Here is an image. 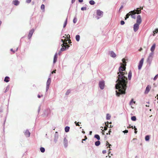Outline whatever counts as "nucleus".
Masks as SVG:
<instances>
[{
    "mask_svg": "<svg viewBox=\"0 0 158 158\" xmlns=\"http://www.w3.org/2000/svg\"><path fill=\"white\" fill-rule=\"evenodd\" d=\"M134 15V14H131V17H132V18H133L135 19V15Z\"/></svg>",
    "mask_w": 158,
    "mask_h": 158,
    "instance_id": "obj_42",
    "label": "nucleus"
},
{
    "mask_svg": "<svg viewBox=\"0 0 158 158\" xmlns=\"http://www.w3.org/2000/svg\"><path fill=\"white\" fill-rule=\"evenodd\" d=\"M157 96L158 97V94L157 95ZM157 99H158V97L157 98Z\"/></svg>",
    "mask_w": 158,
    "mask_h": 158,
    "instance_id": "obj_62",
    "label": "nucleus"
},
{
    "mask_svg": "<svg viewBox=\"0 0 158 158\" xmlns=\"http://www.w3.org/2000/svg\"><path fill=\"white\" fill-rule=\"evenodd\" d=\"M123 63H121V65L119 68V72H118V78L116 82L115 88L118 90V92L116 91V95L119 96L120 94H124L127 88V73L126 71V62L125 59H122Z\"/></svg>",
    "mask_w": 158,
    "mask_h": 158,
    "instance_id": "obj_1",
    "label": "nucleus"
},
{
    "mask_svg": "<svg viewBox=\"0 0 158 158\" xmlns=\"http://www.w3.org/2000/svg\"><path fill=\"white\" fill-rule=\"evenodd\" d=\"M132 76V73L131 71H130L128 73V79L129 80H130L131 79Z\"/></svg>",
    "mask_w": 158,
    "mask_h": 158,
    "instance_id": "obj_14",
    "label": "nucleus"
},
{
    "mask_svg": "<svg viewBox=\"0 0 158 158\" xmlns=\"http://www.w3.org/2000/svg\"><path fill=\"white\" fill-rule=\"evenodd\" d=\"M142 22L141 17L140 15H138L137 17L136 23L140 24Z\"/></svg>",
    "mask_w": 158,
    "mask_h": 158,
    "instance_id": "obj_5",
    "label": "nucleus"
},
{
    "mask_svg": "<svg viewBox=\"0 0 158 158\" xmlns=\"http://www.w3.org/2000/svg\"><path fill=\"white\" fill-rule=\"evenodd\" d=\"M94 137L96 138L98 140H99L100 139V137L98 135H94Z\"/></svg>",
    "mask_w": 158,
    "mask_h": 158,
    "instance_id": "obj_27",
    "label": "nucleus"
},
{
    "mask_svg": "<svg viewBox=\"0 0 158 158\" xmlns=\"http://www.w3.org/2000/svg\"><path fill=\"white\" fill-rule=\"evenodd\" d=\"M25 136L27 137H29L30 135V133L27 130H26L24 132Z\"/></svg>",
    "mask_w": 158,
    "mask_h": 158,
    "instance_id": "obj_12",
    "label": "nucleus"
},
{
    "mask_svg": "<svg viewBox=\"0 0 158 158\" xmlns=\"http://www.w3.org/2000/svg\"><path fill=\"white\" fill-rule=\"evenodd\" d=\"M89 3L91 5H94L95 4V2L93 0H90L89 2Z\"/></svg>",
    "mask_w": 158,
    "mask_h": 158,
    "instance_id": "obj_24",
    "label": "nucleus"
},
{
    "mask_svg": "<svg viewBox=\"0 0 158 158\" xmlns=\"http://www.w3.org/2000/svg\"><path fill=\"white\" fill-rule=\"evenodd\" d=\"M134 130H135V134H136V133H137V131H136L137 129H136V128L135 127V126H134Z\"/></svg>",
    "mask_w": 158,
    "mask_h": 158,
    "instance_id": "obj_41",
    "label": "nucleus"
},
{
    "mask_svg": "<svg viewBox=\"0 0 158 158\" xmlns=\"http://www.w3.org/2000/svg\"><path fill=\"white\" fill-rule=\"evenodd\" d=\"M140 8H141V9L142 10L143 9V7H142V8H141V7H140Z\"/></svg>",
    "mask_w": 158,
    "mask_h": 158,
    "instance_id": "obj_60",
    "label": "nucleus"
},
{
    "mask_svg": "<svg viewBox=\"0 0 158 158\" xmlns=\"http://www.w3.org/2000/svg\"><path fill=\"white\" fill-rule=\"evenodd\" d=\"M123 132L124 133H127L128 132V130H125L123 131Z\"/></svg>",
    "mask_w": 158,
    "mask_h": 158,
    "instance_id": "obj_44",
    "label": "nucleus"
},
{
    "mask_svg": "<svg viewBox=\"0 0 158 158\" xmlns=\"http://www.w3.org/2000/svg\"><path fill=\"white\" fill-rule=\"evenodd\" d=\"M135 14L136 12L135 10L131 11L126 15V17H125V19L126 20L129 17L131 14Z\"/></svg>",
    "mask_w": 158,
    "mask_h": 158,
    "instance_id": "obj_3",
    "label": "nucleus"
},
{
    "mask_svg": "<svg viewBox=\"0 0 158 158\" xmlns=\"http://www.w3.org/2000/svg\"><path fill=\"white\" fill-rule=\"evenodd\" d=\"M103 154H105L106 153V150H103L102 152Z\"/></svg>",
    "mask_w": 158,
    "mask_h": 158,
    "instance_id": "obj_43",
    "label": "nucleus"
},
{
    "mask_svg": "<svg viewBox=\"0 0 158 158\" xmlns=\"http://www.w3.org/2000/svg\"><path fill=\"white\" fill-rule=\"evenodd\" d=\"M111 132V131H110V130H109V133H108V134H109V135H110V133Z\"/></svg>",
    "mask_w": 158,
    "mask_h": 158,
    "instance_id": "obj_54",
    "label": "nucleus"
},
{
    "mask_svg": "<svg viewBox=\"0 0 158 158\" xmlns=\"http://www.w3.org/2000/svg\"><path fill=\"white\" fill-rule=\"evenodd\" d=\"M40 150L42 152H45V150L44 148L43 147H41L40 148Z\"/></svg>",
    "mask_w": 158,
    "mask_h": 158,
    "instance_id": "obj_29",
    "label": "nucleus"
},
{
    "mask_svg": "<svg viewBox=\"0 0 158 158\" xmlns=\"http://www.w3.org/2000/svg\"><path fill=\"white\" fill-rule=\"evenodd\" d=\"M75 123L76 124V125L77 126H80V125H79V122L77 123V122L76 121H75Z\"/></svg>",
    "mask_w": 158,
    "mask_h": 158,
    "instance_id": "obj_39",
    "label": "nucleus"
},
{
    "mask_svg": "<svg viewBox=\"0 0 158 158\" xmlns=\"http://www.w3.org/2000/svg\"><path fill=\"white\" fill-rule=\"evenodd\" d=\"M19 3V1L17 0H14L13 1V3L15 6L18 5Z\"/></svg>",
    "mask_w": 158,
    "mask_h": 158,
    "instance_id": "obj_13",
    "label": "nucleus"
},
{
    "mask_svg": "<svg viewBox=\"0 0 158 158\" xmlns=\"http://www.w3.org/2000/svg\"><path fill=\"white\" fill-rule=\"evenodd\" d=\"M156 47V44H154L151 48V51L153 52L154 51Z\"/></svg>",
    "mask_w": 158,
    "mask_h": 158,
    "instance_id": "obj_15",
    "label": "nucleus"
},
{
    "mask_svg": "<svg viewBox=\"0 0 158 158\" xmlns=\"http://www.w3.org/2000/svg\"><path fill=\"white\" fill-rule=\"evenodd\" d=\"M1 21H0V24H1Z\"/></svg>",
    "mask_w": 158,
    "mask_h": 158,
    "instance_id": "obj_64",
    "label": "nucleus"
},
{
    "mask_svg": "<svg viewBox=\"0 0 158 158\" xmlns=\"http://www.w3.org/2000/svg\"><path fill=\"white\" fill-rule=\"evenodd\" d=\"M64 142H66L67 141V140L66 138H65L64 139Z\"/></svg>",
    "mask_w": 158,
    "mask_h": 158,
    "instance_id": "obj_45",
    "label": "nucleus"
},
{
    "mask_svg": "<svg viewBox=\"0 0 158 158\" xmlns=\"http://www.w3.org/2000/svg\"><path fill=\"white\" fill-rule=\"evenodd\" d=\"M149 138H150V137H149V136H148V135H147L145 137V139L146 141L149 140Z\"/></svg>",
    "mask_w": 158,
    "mask_h": 158,
    "instance_id": "obj_30",
    "label": "nucleus"
},
{
    "mask_svg": "<svg viewBox=\"0 0 158 158\" xmlns=\"http://www.w3.org/2000/svg\"><path fill=\"white\" fill-rule=\"evenodd\" d=\"M31 2V0H27L26 2L27 3H30Z\"/></svg>",
    "mask_w": 158,
    "mask_h": 158,
    "instance_id": "obj_40",
    "label": "nucleus"
},
{
    "mask_svg": "<svg viewBox=\"0 0 158 158\" xmlns=\"http://www.w3.org/2000/svg\"><path fill=\"white\" fill-rule=\"evenodd\" d=\"M10 50H11V51L13 52V53H14L15 52V51H13V49H10Z\"/></svg>",
    "mask_w": 158,
    "mask_h": 158,
    "instance_id": "obj_53",
    "label": "nucleus"
},
{
    "mask_svg": "<svg viewBox=\"0 0 158 158\" xmlns=\"http://www.w3.org/2000/svg\"><path fill=\"white\" fill-rule=\"evenodd\" d=\"M158 32V29H156L154 31H153V35H154L155 33H156Z\"/></svg>",
    "mask_w": 158,
    "mask_h": 158,
    "instance_id": "obj_31",
    "label": "nucleus"
},
{
    "mask_svg": "<svg viewBox=\"0 0 158 158\" xmlns=\"http://www.w3.org/2000/svg\"><path fill=\"white\" fill-rule=\"evenodd\" d=\"M75 0H72V3H73L75 1Z\"/></svg>",
    "mask_w": 158,
    "mask_h": 158,
    "instance_id": "obj_51",
    "label": "nucleus"
},
{
    "mask_svg": "<svg viewBox=\"0 0 158 158\" xmlns=\"http://www.w3.org/2000/svg\"><path fill=\"white\" fill-rule=\"evenodd\" d=\"M140 8H141V9L142 10L143 9V7H142V8H141V7H140Z\"/></svg>",
    "mask_w": 158,
    "mask_h": 158,
    "instance_id": "obj_59",
    "label": "nucleus"
},
{
    "mask_svg": "<svg viewBox=\"0 0 158 158\" xmlns=\"http://www.w3.org/2000/svg\"><path fill=\"white\" fill-rule=\"evenodd\" d=\"M128 128H132V129L134 128V127L133 126H131V125H130L129 126L127 127Z\"/></svg>",
    "mask_w": 158,
    "mask_h": 158,
    "instance_id": "obj_38",
    "label": "nucleus"
},
{
    "mask_svg": "<svg viewBox=\"0 0 158 158\" xmlns=\"http://www.w3.org/2000/svg\"><path fill=\"white\" fill-rule=\"evenodd\" d=\"M158 77V74H157V75H156L155 77H154V79H153V80H154V81H155L156 79Z\"/></svg>",
    "mask_w": 158,
    "mask_h": 158,
    "instance_id": "obj_34",
    "label": "nucleus"
},
{
    "mask_svg": "<svg viewBox=\"0 0 158 158\" xmlns=\"http://www.w3.org/2000/svg\"><path fill=\"white\" fill-rule=\"evenodd\" d=\"M80 36L79 35H77L76 36V40L78 41L80 40Z\"/></svg>",
    "mask_w": 158,
    "mask_h": 158,
    "instance_id": "obj_21",
    "label": "nucleus"
},
{
    "mask_svg": "<svg viewBox=\"0 0 158 158\" xmlns=\"http://www.w3.org/2000/svg\"><path fill=\"white\" fill-rule=\"evenodd\" d=\"M110 56L113 57H115L116 56L115 54L113 51H111L110 52Z\"/></svg>",
    "mask_w": 158,
    "mask_h": 158,
    "instance_id": "obj_17",
    "label": "nucleus"
},
{
    "mask_svg": "<svg viewBox=\"0 0 158 158\" xmlns=\"http://www.w3.org/2000/svg\"><path fill=\"white\" fill-rule=\"evenodd\" d=\"M97 14L98 16L102 17L103 15V12L101 11L100 10H97Z\"/></svg>",
    "mask_w": 158,
    "mask_h": 158,
    "instance_id": "obj_10",
    "label": "nucleus"
},
{
    "mask_svg": "<svg viewBox=\"0 0 158 158\" xmlns=\"http://www.w3.org/2000/svg\"><path fill=\"white\" fill-rule=\"evenodd\" d=\"M100 141H96L95 142V145L96 146H99L100 144Z\"/></svg>",
    "mask_w": 158,
    "mask_h": 158,
    "instance_id": "obj_23",
    "label": "nucleus"
},
{
    "mask_svg": "<svg viewBox=\"0 0 158 158\" xmlns=\"http://www.w3.org/2000/svg\"><path fill=\"white\" fill-rule=\"evenodd\" d=\"M142 48H140V49H139V51H141L142 50Z\"/></svg>",
    "mask_w": 158,
    "mask_h": 158,
    "instance_id": "obj_52",
    "label": "nucleus"
},
{
    "mask_svg": "<svg viewBox=\"0 0 158 158\" xmlns=\"http://www.w3.org/2000/svg\"><path fill=\"white\" fill-rule=\"evenodd\" d=\"M70 93V91H69V90H68V91H67L66 93V94H69Z\"/></svg>",
    "mask_w": 158,
    "mask_h": 158,
    "instance_id": "obj_48",
    "label": "nucleus"
},
{
    "mask_svg": "<svg viewBox=\"0 0 158 158\" xmlns=\"http://www.w3.org/2000/svg\"><path fill=\"white\" fill-rule=\"evenodd\" d=\"M143 61L144 59L143 58H142L141 59V60L140 61L138 65V69H141V68L143 64Z\"/></svg>",
    "mask_w": 158,
    "mask_h": 158,
    "instance_id": "obj_7",
    "label": "nucleus"
},
{
    "mask_svg": "<svg viewBox=\"0 0 158 158\" xmlns=\"http://www.w3.org/2000/svg\"><path fill=\"white\" fill-rule=\"evenodd\" d=\"M131 119L133 121H135L136 120V118L135 116H132L131 117Z\"/></svg>",
    "mask_w": 158,
    "mask_h": 158,
    "instance_id": "obj_28",
    "label": "nucleus"
},
{
    "mask_svg": "<svg viewBox=\"0 0 158 158\" xmlns=\"http://www.w3.org/2000/svg\"><path fill=\"white\" fill-rule=\"evenodd\" d=\"M85 9H86V8H85V7H83L81 8V10H85Z\"/></svg>",
    "mask_w": 158,
    "mask_h": 158,
    "instance_id": "obj_46",
    "label": "nucleus"
},
{
    "mask_svg": "<svg viewBox=\"0 0 158 158\" xmlns=\"http://www.w3.org/2000/svg\"><path fill=\"white\" fill-rule=\"evenodd\" d=\"M139 24L138 23H135L134 25V30L135 32H136L138 30L139 28Z\"/></svg>",
    "mask_w": 158,
    "mask_h": 158,
    "instance_id": "obj_8",
    "label": "nucleus"
},
{
    "mask_svg": "<svg viewBox=\"0 0 158 158\" xmlns=\"http://www.w3.org/2000/svg\"><path fill=\"white\" fill-rule=\"evenodd\" d=\"M105 86V82L104 81H100L99 82V86L100 89H104Z\"/></svg>",
    "mask_w": 158,
    "mask_h": 158,
    "instance_id": "obj_4",
    "label": "nucleus"
},
{
    "mask_svg": "<svg viewBox=\"0 0 158 158\" xmlns=\"http://www.w3.org/2000/svg\"><path fill=\"white\" fill-rule=\"evenodd\" d=\"M121 24L123 25L125 23L122 20L120 22Z\"/></svg>",
    "mask_w": 158,
    "mask_h": 158,
    "instance_id": "obj_35",
    "label": "nucleus"
},
{
    "mask_svg": "<svg viewBox=\"0 0 158 158\" xmlns=\"http://www.w3.org/2000/svg\"><path fill=\"white\" fill-rule=\"evenodd\" d=\"M108 122H107V124H106V123H105V125H106V126H105V127H107V126H108Z\"/></svg>",
    "mask_w": 158,
    "mask_h": 158,
    "instance_id": "obj_50",
    "label": "nucleus"
},
{
    "mask_svg": "<svg viewBox=\"0 0 158 158\" xmlns=\"http://www.w3.org/2000/svg\"><path fill=\"white\" fill-rule=\"evenodd\" d=\"M57 53H56L55 55L54 56V58L53 63H55L56 62V61L57 60Z\"/></svg>",
    "mask_w": 158,
    "mask_h": 158,
    "instance_id": "obj_16",
    "label": "nucleus"
},
{
    "mask_svg": "<svg viewBox=\"0 0 158 158\" xmlns=\"http://www.w3.org/2000/svg\"><path fill=\"white\" fill-rule=\"evenodd\" d=\"M69 43H71V40H69Z\"/></svg>",
    "mask_w": 158,
    "mask_h": 158,
    "instance_id": "obj_55",
    "label": "nucleus"
},
{
    "mask_svg": "<svg viewBox=\"0 0 158 158\" xmlns=\"http://www.w3.org/2000/svg\"><path fill=\"white\" fill-rule=\"evenodd\" d=\"M67 40L66 39L64 40H63V39L61 40V41L63 43V44L61 45L62 47L60 49L61 51H64L67 48H68L69 47V46L67 42Z\"/></svg>",
    "mask_w": 158,
    "mask_h": 158,
    "instance_id": "obj_2",
    "label": "nucleus"
},
{
    "mask_svg": "<svg viewBox=\"0 0 158 158\" xmlns=\"http://www.w3.org/2000/svg\"><path fill=\"white\" fill-rule=\"evenodd\" d=\"M86 139L85 138L84 139H83L82 140V141H85V140Z\"/></svg>",
    "mask_w": 158,
    "mask_h": 158,
    "instance_id": "obj_58",
    "label": "nucleus"
},
{
    "mask_svg": "<svg viewBox=\"0 0 158 158\" xmlns=\"http://www.w3.org/2000/svg\"><path fill=\"white\" fill-rule=\"evenodd\" d=\"M34 29H32L31 31H30L28 36V39H30L31 38L34 32Z\"/></svg>",
    "mask_w": 158,
    "mask_h": 158,
    "instance_id": "obj_9",
    "label": "nucleus"
},
{
    "mask_svg": "<svg viewBox=\"0 0 158 158\" xmlns=\"http://www.w3.org/2000/svg\"><path fill=\"white\" fill-rule=\"evenodd\" d=\"M78 1L80 2H82L83 1V0H78Z\"/></svg>",
    "mask_w": 158,
    "mask_h": 158,
    "instance_id": "obj_49",
    "label": "nucleus"
},
{
    "mask_svg": "<svg viewBox=\"0 0 158 158\" xmlns=\"http://www.w3.org/2000/svg\"><path fill=\"white\" fill-rule=\"evenodd\" d=\"M70 129V127H69L66 126L65 128V131L66 132H68L69 131Z\"/></svg>",
    "mask_w": 158,
    "mask_h": 158,
    "instance_id": "obj_19",
    "label": "nucleus"
},
{
    "mask_svg": "<svg viewBox=\"0 0 158 158\" xmlns=\"http://www.w3.org/2000/svg\"><path fill=\"white\" fill-rule=\"evenodd\" d=\"M140 8H141V9L142 10L143 9V7H142V8H141V7H140Z\"/></svg>",
    "mask_w": 158,
    "mask_h": 158,
    "instance_id": "obj_61",
    "label": "nucleus"
},
{
    "mask_svg": "<svg viewBox=\"0 0 158 158\" xmlns=\"http://www.w3.org/2000/svg\"><path fill=\"white\" fill-rule=\"evenodd\" d=\"M139 9H140L139 8H137V10L135 11L136 14L137 13V14H139L141 13V11L140 10H139Z\"/></svg>",
    "mask_w": 158,
    "mask_h": 158,
    "instance_id": "obj_20",
    "label": "nucleus"
},
{
    "mask_svg": "<svg viewBox=\"0 0 158 158\" xmlns=\"http://www.w3.org/2000/svg\"><path fill=\"white\" fill-rule=\"evenodd\" d=\"M38 98H40V97H40V95H38Z\"/></svg>",
    "mask_w": 158,
    "mask_h": 158,
    "instance_id": "obj_56",
    "label": "nucleus"
},
{
    "mask_svg": "<svg viewBox=\"0 0 158 158\" xmlns=\"http://www.w3.org/2000/svg\"><path fill=\"white\" fill-rule=\"evenodd\" d=\"M41 8L42 10H44L45 8V6L44 4H42L41 6Z\"/></svg>",
    "mask_w": 158,
    "mask_h": 158,
    "instance_id": "obj_33",
    "label": "nucleus"
},
{
    "mask_svg": "<svg viewBox=\"0 0 158 158\" xmlns=\"http://www.w3.org/2000/svg\"><path fill=\"white\" fill-rule=\"evenodd\" d=\"M56 70H54L52 72V74H53V73H56Z\"/></svg>",
    "mask_w": 158,
    "mask_h": 158,
    "instance_id": "obj_47",
    "label": "nucleus"
},
{
    "mask_svg": "<svg viewBox=\"0 0 158 158\" xmlns=\"http://www.w3.org/2000/svg\"><path fill=\"white\" fill-rule=\"evenodd\" d=\"M106 146H107V148H110V146H111V145L110 144L108 141H106Z\"/></svg>",
    "mask_w": 158,
    "mask_h": 158,
    "instance_id": "obj_32",
    "label": "nucleus"
},
{
    "mask_svg": "<svg viewBox=\"0 0 158 158\" xmlns=\"http://www.w3.org/2000/svg\"><path fill=\"white\" fill-rule=\"evenodd\" d=\"M110 152H109L108 153L109 154H110Z\"/></svg>",
    "mask_w": 158,
    "mask_h": 158,
    "instance_id": "obj_63",
    "label": "nucleus"
},
{
    "mask_svg": "<svg viewBox=\"0 0 158 158\" xmlns=\"http://www.w3.org/2000/svg\"><path fill=\"white\" fill-rule=\"evenodd\" d=\"M151 88V87L150 85H148L146 89V90L145 92V94H148L150 91Z\"/></svg>",
    "mask_w": 158,
    "mask_h": 158,
    "instance_id": "obj_11",
    "label": "nucleus"
},
{
    "mask_svg": "<svg viewBox=\"0 0 158 158\" xmlns=\"http://www.w3.org/2000/svg\"><path fill=\"white\" fill-rule=\"evenodd\" d=\"M85 138L86 139H87V137H86V136H85Z\"/></svg>",
    "mask_w": 158,
    "mask_h": 158,
    "instance_id": "obj_57",
    "label": "nucleus"
},
{
    "mask_svg": "<svg viewBox=\"0 0 158 158\" xmlns=\"http://www.w3.org/2000/svg\"><path fill=\"white\" fill-rule=\"evenodd\" d=\"M77 21V19L76 18H74L73 20V22L74 23H75Z\"/></svg>",
    "mask_w": 158,
    "mask_h": 158,
    "instance_id": "obj_36",
    "label": "nucleus"
},
{
    "mask_svg": "<svg viewBox=\"0 0 158 158\" xmlns=\"http://www.w3.org/2000/svg\"><path fill=\"white\" fill-rule=\"evenodd\" d=\"M110 117H111V116L109 114H107L106 117L107 119V120L110 119Z\"/></svg>",
    "mask_w": 158,
    "mask_h": 158,
    "instance_id": "obj_25",
    "label": "nucleus"
},
{
    "mask_svg": "<svg viewBox=\"0 0 158 158\" xmlns=\"http://www.w3.org/2000/svg\"><path fill=\"white\" fill-rule=\"evenodd\" d=\"M9 77H6L4 79V81L6 82H8L9 81Z\"/></svg>",
    "mask_w": 158,
    "mask_h": 158,
    "instance_id": "obj_18",
    "label": "nucleus"
},
{
    "mask_svg": "<svg viewBox=\"0 0 158 158\" xmlns=\"http://www.w3.org/2000/svg\"><path fill=\"white\" fill-rule=\"evenodd\" d=\"M51 78H48V80L47 81V83H46V85H47L46 88V91H47L49 89V85H50V83H51Z\"/></svg>",
    "mask_w": 158,
    "mask_h": 158,
    "instance_id": "obj_6",
    "label": "nucleus"
},
{
    "mask_svg": "<svg viewBox=\"0 0 158 158\" xmlns=\"http://www.w3.org/2000/svg\"><path fill=\"white\" fill-rule=\"evenodd\" d=\"M108 127V126H107V127H104V130H102V133L103 135H104V132H105V131H104V130L106 131Z\"/></svg>",
    "mask_w": 158,
    "mask_h": 158,
    "instance_id": "obj_22",
    "label": "nucleus"
},
{
    "mask_svg": "<svg viewBox=\"0 0 158 158\" xmlns=\"http://www.w3.org/2000/svg\"><path fill=\"white\" fill-rule=\"evenodd\" d=\"M133 101V99H132L131 101L130 102V104H131L133 102L134 103H135V102Z\"/></svg>",
    "mask_w": 158,
    "mask_h": 158,
    "instance_id": "obj_37",
    "label": "nucleus"
},
{
    "mask_svg": "<svg viewBox=\"0 0 158 158\" xmlns=\"http://www.w3.org/2000/svg\"><path fill=\"white\" fill-rule=\"evenodd\" d=\"M67 18L66 19L65 22L64 24V25H63L64 27H66V26L67 24Z\"/></svg>",
    "mask_w": 158,
    "mask_h": 158,
    "instance_id": "obj_26",
    "label": "nucleus"
}]
</instances>
